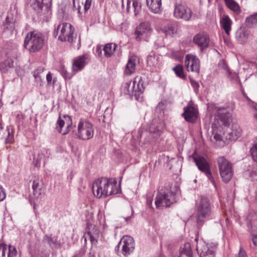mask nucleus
I'll use <instances>...</instances> for the list:
<instances>
[{"mask_svg": "<svg viewBox=\"0 0 257 257\" xmlns=\"http://www.w3.org/2000/svg\"><path fill=\"white\" fill-rule=\"evenodd\" d=\"M94 195L98 198H105L119 192L117 181L114 178H102L95 180L92 184Z\"/></svg>", "mask_w": 257, "mask_h": 257, "instance_id": "1", "label": "nucleus"}, {"mask_svg": "<svg viewBox=\"0 0 257 257\" xmlns=\"http://www.w3.org/2000/svg\"><path fill=\"white\" fill-rule=\"evenodd\" d=\"M215 110L218 113V116L212 124V133L216 141H220L222 139V135L224 134L222 126H227L229 125L231 115L228 106L217 107Z\"/></svg>", "mask_w": 257, "mask_h": 257, "instance_id": "2", "label": "nucleus"}, {"mask_svg": "<svg viewBox=\"0 0 257 257\" xmlns=\"http://www.w3.org/2000/svg\"><path fill=\"white\" fill-rule=\"evenodd\" d=\"M44 42V38L42 33L32 31L27 35L24 41V46L30 52H36L42 49Z\"/></svg>", "mask_w": 257, "mask_h": 257, "instance_id": "3", "label": "nucleus"}, {"mask_svg": "<svg viewBox=\"0 0 257 257\" xmlns=\"http://www.w3.org/2000/svg\"><path fill=\"white\" fill-rule=\"evenodd\" d=\"M196 211L197 223L201 226L211 215L210 203L208 198L201 197L196 203Z\"/></svg>", "mask_w": 257, "mask_h": 257, "instance_id": "4", "label": "nucleus"}, {"mask_svg": "<svg viewBox=\"0 0 257 257\" xmlns=\"http://www.w3.org/2000/svg\"><path fill=\"white\" fill-rule=\"evenodd\" d=\"M176 202V194L168 188H164L158 192L155 204L157 208L169 207Z\"/></svg>", "mask_w": 257, "mask_h": 257, "instance_id": "5", "label": "nucleus"}, {"mask_svg": "<svg viewBox=\"0 0 257 257\" xmlns=\"http://www.w3.org/2000/svg\"><path fill=\"white\" fill-rule=\"evenodd\" d=\"M94 127L92 123L84 118H80L78 125L76 136L77 138L83 141L92 139L94 136Z\"/></svg>", "mask_w": 257, "mask_h": 257, "instance_id": "6", "label": "nucleus"}, {"mask_svg": "<svg viewBox=\"0 0 257 257\" xmlns=\"http://www.w3.org/2000/svg\"><path fill=\"white\" fill-rule=\"evenodd\" d=\"M219 174L225 183H228L233 175L232 164L224 157H219L217 161Z\"/></svg>", "mask_w": 257, "mask_h": 257, "instance_id": "7", "label": "nucleus"}, {"mask_svg": "<svg viewBox=\"0 0 257 257\" xmlns=\"http://www.w3.org/2000/svg\"><path fill=\"white\" fill-rule=\"evenodd\" d=\"M56 31L58 39L61 41L72 43L77 39L76 37H74V29L70 23L60 24L56 28Z\"/></svg>", "mask_w": 257, "mask_h": 257, "instance_id": "8", "label": "nucleus"}, {"mask_svg": "<svg viewBox=\"0 0 257 257\" xmlns=\"http://www.w3.org/2000/svg\"><path fill=\"white\" fill-rule=\"evenodd\" d=\"M195 240L197 242L196 250L200 257H215L217 243H206L203 240L198 242L197 237L195 238Z\"/></svg>", "mask_w": 257, "mask_h": 257, "instance_id": "9", "label": "nucleus"}, {"mask_svg": "<svg viewBox=\"0 0 257 257\" xmlns=\"http://www.w3.org/2000/svg\"><path fill=\"white\" fill-rule=\"evenodd\" d=\"M192 15V10L186 5L181 4H177L175 5L174 16L176 18L189 21L191 20Z\"/></svg>", "mask_w": 257, "mask_h": 257, "instance_id": "10", "label": "nucleus"}, {"mask_svg": "<svg viewBox=\"0 0 257 257\" xmlns=\"http://www.w3.org/2000/svg\"><path fill=\"white\" fill-rule=\"evenodd\" d=\"M198 110L197 106L192 101H190L187 105L184 107V112L182 114L185 120L190 123L196 121L198 116Z\"/></svg>", "mask_w": 257, "mask_h": 257, "instance_id": "11", "label": "nucleus"}, {"mask_svg": "<svg viewBox=\"0 0 257 257\" xmlns=\"http://www.w3.org/2000/svg\"><path fill=\"white\" fill-rule=\"evenodd\" d=\"M152 28L149 22H143L138 26L135 32V38L137 41L146 40L150 36Z\"/></svg>", "mask_w": 257, "mask_h": 257, "instance_id": "12", "label": "nucleus"}, {"mask_svg": "<svg viewBox=\"0 0 257 257\" xmlns=\"http://www.w3.org/2000/svg\"><path fill=\"white\" fill-rule=\"evenodd\" d=\"M47 0H29L28 7L34 10L38 16H41L48 12L49 6L46 2Z\"/></svg>", "mask_w": 257, "mask_h": 257, "instance_id": "13", "label": "nucleus"}, {"mask_svg": "<svg viewBox=\"0 0 257 257\" xmlns=\"http://www.w3.org/2000/svg\"><path fill=\"white\" fill-rule=\"evenodd\" d=\"M257 217L254 213L251 212L248 214L246 220L248 228L251 235L253 244L257 246Z\"/></svg>", "mask_w": 257, "mask_h": 257, "instance_id": "14", "label": "nucleus"}, {"mask_svg": "<svg viewBox=\"0 0 257 257\" xmlns=\"http://www.w3.org/2000/svg\"><path fill=\"white\" fill-rule=\"evenodd\" d=\"M121 245L122 253L124 256L130 254L135 249V241L133 237L129 235L124 236L117 245V247Z\"/></svg>", "mask_w": 257, "mask_h": 257, "instance_id": "15", "label": "nucleus"}, {"mask_svg": "<svg viewBox=\"0 0 257 257\" xmlns=\"http://www.w3.org/2000/svg\"><path fill=\"white\" fill-rule=\"evenodd\" d=\"M185 66L187 70L189 72H196L200 71V60L198 57L192 54H187L185 59Z\"/></svg>", "mask_w": 257, "mask_h": 257, "instance_id": "16", "label": "nucleus"}, {"mask_svg": "<svg viewBox=\"0 0 257 257\" xmlns=\"http://www.w3.org/2000/svg\"><path fill=\"white\" fill-rule=\"evenodd\" d=\"M194 161L198 169L205 174L208 179L212 181V176L210 169V166L206 159L202 156L193 158Z\"/></svg>", "mask_w": 257, "mask_h": 257, "instance_id": "17", "label": "nucleus"}, {"mask_svg": "<svg viewBox=\"0 0 257 257\" xmlns=\"http://www.w3.org/2000/svg\"><path fill=\"white\" fill-rule=\"evenodd\" d=\"M132 84H134V96L137 100H139L145 90L142 77L136 76L132 81Z\"/></svg>", "mask_w": 257, "mask_h": 257, "instance_id": "18", "label": "nucleus"}, {"mask_svg": "<svg viewBox=\"0 0 257 257\" xmlns=\"http://www.w3.org/2000/svg\"><path fill=\"white\" fill-rule=\"evenodd\" d=\"M209 42V37L204 33L196 34L193 38V42L200 47L201 51L208 47Z\"/></svg>", "mask_w": 257, "mask_h": 257, "instance_id": "19", "label": "nucleus"}, {"mask_svg": "<svg viewBox=\"0 0 257 257\" xmlns=\"http://www.w3.org/2000/svg\"><path fill=\"white\" fill-rule=\"evenodd\" d=\"M86 231L91 242L93 244H96L97 240V238L99 235V230L94 225L92 224L90 221L87 222Z\"/></svg>", "mask_w": 257, "mask_h": 257, "instance_id": "20", "label": "nucleus"}, {"mask_svg": "<svg viewBox=\"0 0 257 257\" xmlns=\"http://www.w3.org/2000/svg\"><path fill=\"white\" fill-rule=\"evenodd\" d=\"M86 55L79 56L74 59L72 71L74 73L82 70L86 64Z\"/></svg>", "mask_w": 257, "mask_h": 257, "instance_id": "21", "label": "nucleus"}, {"mask_svg": "<svg viewBox=\"0 0 257 257\" xmlns=\"http://www.w3.org/2000/svg\"><path fill=\"white\" fill-rule=\"evenodd\" d=\"M228 139L232 141L236 140L241 135V129L237 124H232L231 128L228 131Z\"/></svg>", "mask_w": 257, "mask_h": 257, "instance_id": "22", "label": "nucleus"}, {"mask_svg": "<svg viewBox=\"0 0 257 257\" xmlns=\"http://www.w3.org/2000/svg\"><path fill=\"white\" fill-rule=\"evenodd\" d=\"M32 189L35 195H39L41 194V189L43 187L42 180L39 177L34 176L32 178Z\"/></svg>", "mask_w": 257, "mask_h": 257, "instance_id": "23", "label": "nucleus"}, {"mask_svg": "<svg viewBox=\"0 0 257 257\" xmlns=\"http://www.w3.org/2000/svg\"><path fill=\"white\" fill-rule=\"evenodd\" d=\"M136 57L132 56L129 59L125 66L124 71V74L128 76L134 73L136 70Z\"/></svg>", "mask_w": 257, "mask_h": 257, "instance_id": "24", "label": "nucleus"}, {"mask_svg": "<svg viewBox=\"0 0 257 257\" xmlns=\"http://www.w3.org/2000/svg\"><path fill=\"white\" fill-rule=\"evenodd\" d=\"M149 9L154 13H158L161 10L162 0H146Z\"/></svg>", "mask_w": 257, "mask_h": 257, "instance_id": "25", "label": "nucleus"}, {"mask_svg": "<svg viewBox=\"0 0 257 257\" xmlns=\"http://www.w3.org/2000/svg\"><path fill=\"white\" fill-rule=\"evenodd\" d=\"M160 57L154 52H151L147 57V65L151 67H157L160 65Z\"/></svg>", "mask_w": 257, "mask_h": 257, "instance_id": "26", "label": "nucleus"}, {"mask_svg": "<svg viewBox=\"0 0 257 257\" xmlns=\"http://www.w3.org/2000/svg\"><path fill=\"white\" fill-rule=\"evenodd\" d=\"M15 21L12 14L8 15L3 25L4 30L12 32L15 28Z\"/></svg>", "mask_w": 257, "mask_h": 257, "instance_id": "27", "label": "nucleus"}, {"mask_svg": "<svg viewBox=\"0 0 257 257\" xmlns=\"http://www.w3.org/2000/svg\"><path fill=\"white\" fill-rule=\"evenodd\" d=\"M179 255L177 257H192V251L189 243H184L180 248Z\"/></svg>", "mask_w": 257, "mask_h": 257, "instance_id": "28", "label": "nucleus"}, {"mask_svg": "<svg viewBox=\"0 0 257 257\" xmlns=\"http://www.w3.org/2000/svg\"><path fill=\"white\" fill-rule=\"evenodd\" d=\"M221 27L223 29L227 35H229L231 30V26L232 22L229 16L227 15L224 16L220 20Z\"/></svg>", "mask_w": 257, "mask_h": 257, "instance_id": "29", "label": "nucleus"}, {"mask_svg": "<svg viewBox=\"0 0 257 257\" xmlns=\"http://www.w3.org/2000/svg\"><path fill=\"white\" fill-rule=\"evenodd\" d=\"M249 32L244 29H240L237 31L236 38L238 42L242 44L246 42L249 37Z\"/></svg>", "mask_w": 257, "mask_h": 257, "instance_id": "30", "label": "nucleus"}, {"mask_svg": "<svg viewBox=\"0 0 257 257\" xmlns=\"http://www.w3.org/2000/svg\"><path fill=\"white\" fill-rule=\"evenodd\" d=\"M117 45L115 43H107L104 46L103 51L104 55L106 57H110L114 52Z\"/></svg>", "mask_w": 257, "mask_h": 257, "instance_id": "31", "label": "nucleus"}, {"mask_svg": "<svg viewBox=\"0 0 257 257\" xmlns=\"http://www.w3.org/2000/svg\"><path fill=\"white\" fill-rule=\"evenodd\" d=\"M162 31L166 36L173 37L177 33V26L173 24H168L162 29Z\"/></svg>", "mask_w": 257, "mask_h": 257, "instance_id": "32", "label": "nucleus"}, {"mask_svg": "<svg viewBox=\"0 0 257 257\" xmlns=\"http://www.w3.org/2000/svg\"><path fill=\"white\" fill-rule=\"evenodd\" d=\"M227 7L236 14L240 12L239 5L234 0H224Z\"/></svg>", "mask_w": 257, "mask_h": 257, "instance_id": "33", "label": "nucleus"}, {"mask_svg": "<svg viewBox=\"0 0 257 257\" xmlns=\"http://www.w3.org/2000/svg\"><path fill=\"white\" fill-rule=\"evenodd\" d=\"M245 24L248 27H255L257 26V13L250 15L245 19Z\"/></svg>", "mask_w": 257, "mask_h": 257, "instance_id": "34", "label": "nucleus"}, {"mask_svg": "<svg viewBox=\"0 0 257 257\" xmlns=\"http://www.w3.org/2000/svg\"><path fill=\"white\" fill-rule=\"evenodd\" d=\"M123 91L125 94L134 95V84H132V81H127L123 84Z\"/></svg>", "mask_w": 257, "mask_h": 257, "instance_id": "35", "label": "nucleus"}, {"mask_svg": "<svg viewBox=\"0 0 257 257\" xmlns=\"http://www.w3.org/2000/svg\"><path fill=\"white\" fill-rule=\"evenodd\" d=\"M43 241L48 243L52 248H57L59 244L57 242V239L55 237H51L48 235L44 237Z\"/></svg>", "mask_w": 257, "mask_h": 257, "instance_id": "36", "label": "nucleus"}, {"mask_svg": "<svg viewBox=\"0 0 257 257\" xmlns=\"http://www.w3.org/2000/svg\"><path fill=\"white\" fill-rule=\"evenodd\" d=\"M65 124V122L63 120L61 119L60 117H59V119L57 121V128L58 132L62 134V135L67 134L70 131V128L71 127V124H68L67 125L66 130L64 132H62V128Z\"/></svg>", "mask_w": 257, "mask_h": 257, "instance_id": "37", "label": "nucleus"}, {"mask_svg": "<svg viewBox=\"0 0 257 257\" xmlns=\"http://www.w3.org/2000/svg\"><path fill=\"white\" fill-rule=\"evenodd\" d=\"M133 2V7L134 10L135 15H137L138 13L141 9V3L138 0H127V9H128L131 3Z\"/></svg>", "mask_w": 257, "mask_h": 257, "instance_id": "38", "label": "nucleus"}, {"mask_svg": "<svg viewBox=\"0 0 257 257\" xmlns=\"http://www.w3.org/2000/svg\"><path fill=\"white\" fill-rule=\"evenodd\" d=\"M7 137L6 139V143L11 144L14 142V128L12 126H7Z\"/></svg>", "mask_w": 257, "mask_h": 257, "instance_id": "39", "label": "nucleus"}, {"mask_svg": "<svg viewBox=\"0 0 257 257\" xmlns=\"http://www.w3.org/2000/svg\"><path fill=\"white\" fill-rule=\"evenodd\" d=\"M173 70L176 75L181 79H185V75L184 74L183 66L181 65H177L173 68Z\"/></svg>", "mask_w": 257, "mask_h": 257, "instance_id": "40", "label": "nucleus"}, {"mask_svg": "<svg viewBox=\"0 0 257 257\" xmlns=\"http://www.w3.org/2000/svg\"><path fill=\"white\" fill-rule=\"evenodd\" d=\"M250 152L253 161L257 163V139L254 141Z\"/></svg>", "mask_w": 257, "mask_h": 257, "instance_id": "41", "label": "nucleus"}, {"mask_svg": "<svg viewBox=\"0 0 257 257\" xmlns=\"http://www.w3.org/2000/svg\"><path fill=\"white\" fill-rule=\"evenodd\" d=\"M8 245L6 244H0V256L1 257H6L8 255Z\"/></svg>", "mask_w": 257, "mask_h": 257, "instance_id": "42", "label": "nucleus"}, {"mask_svg": "<svg viewBox=\"0 0 257 257\" xmlns=\"http://www.w3.org/2000/svg\"><path fill=\"white\" fill-rule=\"evenodd\" d=\"M17 254V251L15 246H8V257H15Z\"/></svg>", "mask_w": 257, "mask_h": 257, "instance_id": "43", "label": "nucleus"}, {"mask_svg": "<svg viewBox=\"0 0 257 257\" xmlns=\"http://www.w3.org/2000/svg\"><path fill=\"white\" fill-rule=\"evenodd\" d=\"M60 73L64 79H71L73 74L69 73L65 69L64 67H62L60 69Z\"/></svg>", "mask_w": 257, "mask_h": 257, "instance_id": "44", "label": "nucleus"}, {"mask_svg": "<svg viewBox=\"0 0 257 257\" xmlns=\"http://www.w3.org/2000/svg\"><path fill=\"white\" fill-rule=\"evenodd\" d=\"M44 70L43 67H39L34 72V76L35 79L38 80L40 79L41 76L40 74L42 73Z\"/></svg>", "mask_w": 257, "mask_h": 257, "instance_id": "45", "label": "nucleus"}, {"mask_svg": "<svg viewBox=\"0 0 257 257\" xmlns=\"http://www.w3.org/2000/svg\"><path fill=\"white\" fill-rule=\"evenodd\" d=\"M257 175V172H249L248 170L244 172V176L245 177H249L251 179H254L255 176Z\"/></svg>", "mask_w": 257, "mask_h": 257, "instance_id": "46", "label": "nucleus"}, {"mask_svg": "<svg viewBox=\"0 0 257 257\" xmlns=\"http://www.w3.org/2000/svg\"><path fill=\"white\" fill-rule=\"evenodd\" d=\"M46 79L47 83L49 85H51V84H53V85H54L55 82H56V79L54 78L53 80L52 81V76L51 73L49 72L46 75Z\"/></svg>", "mask_w": 257, "mask_h": 257, "instance_id": "47", "label": "nucleus"}, {"mask_svg": "<svg viewBox=\"0 0 257 257\" xmlns=\"http://www.w3.org/2000/svg\"><path fill=\"white\" fill-rule=\"evenodd\" d=\"M218 66L220 68L226 71V72H229L228 68L225 62L223 60H220L219 61Z\"/></svg>", "mask_w": 257, "mask_h": 257, "instance_id": "48", "label": "nucleus"}, {"mask_svg": "<svg viewBox=\"0 0 257 257\" xmlns=\"http://www.w3.org/2000/svg\"><path fill=\"white\" fill-rule=\"evenodd\" d=\"M190 83L191 86L194 88L195 91L197 92L199 87V83L195 80L192 79H190Z\"/></svg>", "mask_w": 257, "mask_h": 257, "instance_id": "49", "label": "nucleus"}, {"mask_svg": "<svg viewBox=\"0 0 257 257\" xmlns=\"http://www.w3.org/2000/svg\"><path fill=\"white\" fill-rule=\"evenodd\" d=\"M6 197L5 189L0 185V202L3 201Z\"/></svg>", "mask_w": 257, "mask_h": 257, "instance_id": "50", "label": "nucleus"}, {"mask_svg": "<svg viewBox=\"0 0 257 257\" xmlns=\"http://www.w3.org/2000/svg\"><path fill=\"white\" fill-rule=\"evenodd\" d=\"M42 157V155H41V156L39 158H37V159L34 158L35 166H38V165H40L41 159Z\"/></svg>", "mask_w": 257, "mask_h": 257, "instance_id": "51", "label": "nucleus"}, {"mask_svg": "<svg viewBox=\"0 0 257 257\" xmlns=\"http://www.w3.org/2000/svg\"><path fill=\"white\" fill-rule=\"evenodd\" d=\"M246 254L244 251H242L241 249H240V251L238 253V257H245Z\"/></svg>", "mask_w": 257, "mask_h": 257, "instance_id": "52", "label": "nucleus"}, {"mask_svg": "<svg viewBox=\"0 0 257 257\" xmlns=\"http://www.w3.org/2000/svg\"><path fill=\"white\" fill-rule=\"evenodd\" d=\"M152 201H153L152 198H150V199H147V204L148 206H152Z\"/></svg>", "mask_w": 257, "mask_h": 257, "instance_id": "53", "label": "nucleus"}, {"mask_svg": "<svg viewBox=\"0 0 257 257\" xmlns=\"http://www.w3.org/2000/svg\"><path fill=\"white\" fill-rule=\"evenodd\" d=\"M81 44H80V37L79 36L78 39V43H77V49H79L80 47Z\"/></svg>", "mask_w": 257, "mask_h": 257, "instance_id": "54", "label": "nucleus"}, {"mask_svg": "<svg viewBox=\"0 0 257 257\" xmlns=\"http://www.w3.org/2000/svg\"><path fill=\"white\" fill-rule=\"evenodd\" d=\"M254 117L257 120V105L255 107V112L254 113Z\"/></svg>", "mask_w": 257, "mask_h": 257, "instance_id": "55", "label": "nucleus"}, {"mask_svg": "<svg viewBox=\"0 0 257 257\" xmlns=\"http://www.w3.org/2000/svg\"><path fill=\"white\" fill-rule=\"evenodd\" d=\"M80 6L79 5L78 7V8H77V9L78 10V12H80Z\"/></svg>", "mask_w": 257, "mask_h": 257, "instance_id": "56", "label": "nucleus"}, {"mask_svg": "<svg viewBox=\"0 0 257 257\" xmlns=\"http://www.w3.org/2000/svg\"><path fill=\"white\" fill-rule=\"evenodd\" d=\"M255 193H256L255 198H256V199H257V191H256Z\"/></svg>", "mask_w": 257, "mask_h": 257, "instance_id": "57", "label": "nucleus"}, {"mask_svg": "<svg viewBox=\"0 0 257 257\" xmlns=\"http://www.w3.org/2000/svg\"><path fill=\"white\" fill-rule=\"evenodd\" d=\"M97 51H99V50H100V49H98V48H97Z\"/></svg>", "mask_w": 257, "mask_h": 257, "instance_id": "58", "label": "nucleus"}]
</instances>
